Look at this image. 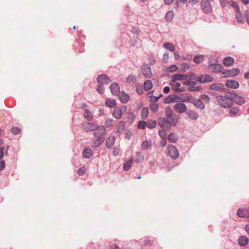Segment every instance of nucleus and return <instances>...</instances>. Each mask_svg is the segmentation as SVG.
<instances>
[{"label": "nucleus", "mask_w": 249, "mask_h": 249, "mask_svg": "<svg viewBox=\"0 0 249 249\" xmlns=\"http://www.w3.org/2000/svg\"><path fill=\"white\" fill-rule=\"evenodd\" d=\"M218 104L223 108H229L232 105V100L231 97L228 95H219L216 97Z\"/></svg>", "instance_id": "1"}, {"label": "nucleus", "mask_w": 249, "mask_h": 249, "mask_svg": "<svg viewBox=\"0 0 249 249\" xmlns=\"http://www.w3.org/2000/svg\"><path fill=\"white\" fill-rule=\"evenodd\" d=\"M165 115L168 119L170 121V124L175 126L178 124V119L176 116L173 113V110L170 107H167L165 109Z\"/></svg>", "instance_id": "2"}, {"label": "nucleus", "mask_w": 249, "mask_h": 249, "mask_svg": "<svg viewBox=\"0 0 249 249\" xmlns=\"http://www.w3.org/2000/svg\"><path fill=\"white\" fill-rule=\"evenodd\" d=\"M232 6L234 9L235 12H236V18L238 22L240 23H243L245 21V18L243 16V15L242 14L241 12H240V10L239 8V6L238 5V4L236 2H233L232 4Z\"/></svg>", "instance_id": "3"}, {"label": "nucleus", "mask_w": 249, "mask_h": 249, "mask_svg": "<svg viewBox=\"0 0 249 249\" xmlns=\"http://www.w3.org/2000/svg\"><path fill=\"white\" fill-rule=\"evenodd\" d=\"M240 73V70L238 69H232L230 70L224 71L221 73V77L227 78L233 77L238 75Z\"/></svg>", "instance_id": "4"}, {"label": "nucleus", "mask_w": 249, "mask_h": 249, "mask_svg": "<svg viewBox=\"0 0 249 249\" xmlns=\"http://www.w3.org/2000/svg\"><path fill=\"white\" fill-rule=\"evenodd\" d=\"M200 4L201 8L204 13L210 14L212 12V7L208 0H202Z\"/></svg>", "instance_id": "5"}, {"label": "nucleus", "mask_w": 249, "mask_h": 249, "mask_svg": "<svg viewBox=\"0 0 249 249\" xmlns=\"http://www.w3.org/2000/svg\"><path fill=\"white\" fill-rule=\"evenodd\" d=\"M82 128L86 131H93L96 129L97 125L94 123L85 122L82 124Z\"/></svg>", "instance_id": "6"}, {"label": "nucleus", "mask_w": 249, "mask_h": 249, "mask_svg": "<svg viewBox=\"0 0 249 249\" xmlns=\"http://www.w3.org/2000/svg\"><path fill=\"white\" fill-rule=\"evenodd\" d=\"M168 153L170 157L174 159H177L179 157V153L177 148L173 145H170L168 146Z\"/></svg>", "instance_id": "7"}, {"label": "nucleus", "mask_w": 249, "mask_h": 249, "mask_svg": "<svg viewBox=\"0 0 249 249\" xmlns=\"http://www.w3.org/2000/svg\"><path fill=\"white\" fill-rule=\"evenodd\" d=\"M97 80L100 84H108L111 82V80L106 75L102 74L98 76Z\"/></svg>", "instance_id": "8"}, {"label": "nucleus", "mask_w": 249, "mask_h": 249, "mask_svg": "<svg viewBox=\"0 0 249 249\" xmlns=\"http://www.w3.org/2000/svg\"><path fill=\"white\" fill-rule=\"evenodd\" d=\"M142 73L146 78H150L152 76L151 68L146 64H145L142 66Z\"/></svg>", "instance_id": "9"}, {"label": "nucleus", "mask_w": 249, "mask_h": 249, "mask_svg": "<svg viewBox=\"0 0 249 249\" xmlns=\"http://www.w3.org/2000/svg\"><path fill=\"white\" fill-rule=\"evenodd\" d=\"M231 97L232 103L235 102L236 104L241 105L245 103V100L243 97L235 93H231Z\"/></svg>", "instance_id": "10"}, {"label": "nucleus", "mask_w": 249, "mask_h": 249, "mask_svg": "<svg viewBox=\"0 0 249 249\" xmlns=\"http://www.w3.org/2000/svg\"><path fill=\"white\" fill-rule=\"evenodd\" d=\"M174 109L177 112L182 113L186 111L187 107L184 104L178 103L174 106Z\"/></svg>", "instance_id": "11"}, {"label": "nucleus", "mask_w": 249, "mask_h": 249, "mask_svg": "<svg viewBox=\"0 0 249 249\" xmlns=\"http://www.w3.org/2000/svg\"><path fill=\"white\" fill-rule=\"evenodd\" d=\"M159 125L162 128V129H170V125H171L170 123V121L167 120L163 118H160L159 119Z\"/></svg>", "instance_id": "12"}, {"label": "nucleus", "mask_w": 249, "mask_h": 249, "mask_svg": "<svg viewBox=\"0 0 249 249\" xmlns=\"http://www.w3.org/2000/svg\"><path fill=\"white\" fill-rule=\"evenodd\" d=\"M225 85L228 88L236 89L239 87V83L234 80H227L225 83Z\"/></svg>", "instance_id": "13"}, {"label": "nucleus", "mask_w": 249, "mask_h": 249, "mask_svg": "<svg viewBox=\"0 0 249 249\" xmlns=\"http://www.w3.org/2000/svg\"><path fill=\"white\" fill-rule=\"evenodd\" d=\"M170 85L172 86V89L176 91H182L183 90V88L181 86V84L178 81H171Z\"/></svg>", "instance_id": "14"}, {"label": "nucleus", "mask_w": 249, "mask_h": 249, "mask_svg": "<svg viewBox=\"0 0 249 249\" xmlns=\"http://www.w3.org/2000/svg\"><path fill=\"white\" fill-rule=\"evenodd\" d=\"M94 133L95 137H103V136L106 133V129L103 126H97L96 129Z\"/></svg>", "instance_id": "15"}, {"label": "nucleus", "mask_w": 249, "mask_h": 249, "mask_svg": "<svg viewBox=\"0 0 249 249\" xmlns=\"http://www.w3.org/2000/svg\"><path fill=\"white\" fill-rule=\"evenodd\" d=\"M213 80V78L210 75H202L197 77V81L200 83L209 82Z\"/></svg>", "instance_id": "16"}, {"label": "nucleus", "mask_w": 249, "mask_h": 249, "mask_svg": "<svg viewBox=\"0 0 249 249\" xmlns=\"http://www.w3.org/2000/svg\"><path fill=\"white\" fill-rule=\"evenodd\" d=\"M209 69L213 72H219L222 71L223 67L219 64H213L209 65Z\"/></svg>", "instance_id": "17"}, {"label": "nucleus", "mask_w": 249, "mask_h": 249, "mask_svg": "<svg viewBox=\"0 0 249 249\" xmlns=\"http://www.w3.org/2000/svg\"><path fill=\"white\" fill-rule=\"evenodd\" d=\"M237 214L240 217L247 218L249 217V211L246 209H239Z\"/></svg>", "instance_id": "18"}, {"label": "nucleus", "mask_w": 249, "mask_h": 249, "mask_svg": "<svg viewBox=\"0 0 249 249\" xmlns=\"http://www.w3.org/2000/svg\"><path fill=\"white\" fill-rule=\"evenodd\" d=\"M110 90L112 94L117 95L120 93V87L116 83H112L110 86Z\"/></svg>", "instance_id": "19"}, {"label": "nucleus", "mask_w": 249, "mask_h": 249, "mask_svg": "<svg viewBox=\"0 0 249 249\" xmlns=\"http://www.w3.org/2000/svg\"><path fill=\"white\" fill-rule=\"evenodd\" d=\"M191 103L193 104L196 107L200 109H203L205 108L204 103L199 99H193L191 101Z\"/></svg>", "instance_id": "20"}, {"label": "nucleus", "mask_w": 249, "mask_h": 249, "mask_svg": "<svg viewBox=\"0 0 249 249\" xmlns=\"http://www.w3.org/2000/svg\"><path fill=\"white\" fill-rule=\"evenodd\" d=\"M234 62V59L230 56L226 57L223 60V64L225 66H231Z\"/></svg>", "instance_id": "21"}, {"label": "nucleus", "mask_w": 249, "mask_h": 249, "mask_svg": "<svg viewBox=\"0 0 249 249\" xmlns=\"http://www.w3.org/2000/svg\"><path fill=\"white\" fill-rule=\"evenodd\" d=\"M187 78L186 75L182 74H175L172 76V81H178V80H182Z\"/></svg>", "instance_id": "22"}, {"label": "nucleus", "mask_w": 249, "mask_h": 249, "mask_svg": "<svg viewBox=\"0 0 249 249\" xmlns=\"http://www.w3.org/2000/svg\"><path fill=\"white\" fill-rule=\"evenodd\" d=\"M125 124H126L125 122L121 121L118 124L116 133H117L118 134H121L125 129Z\"/></svg>", "instance_id": "23"}, {"label": "nucleus", "mask_w": 249, "mask_h": 249, "mask_svg": "<svg viewBox=\"0 0 249 249\" xmlns=\"http://www.w3.org/2000/svg\"><path fill=\"white\" fill-rule=\"evenodd\" d=\"M211 89L218 91H223L224 89L223 85L220 83L213 84L211 85Z\"/></svg>", "instance_id": "24"}, {"label": "nucleus", "mask_w": 249, "mask_h": 249, "mask_svg": "<svg viewBox=\"0 0 249 249\" xmlns=\"http://www.w3.org/2000/svg\"><path fill=\"white\" fill-rule=\"evenodd\" d=\"M112 115L116 119H120L122 116L123 113L119 107H116L114 108Z\"/></svg>", "instance_id": "25"}, {"label": "nucleus", "mask_w": 249, "mask_h": 249, "mask_svg": "<svg viewBox=\"0 0 249 249\" xmlns=\"http://www.w3.org/2000/svg\"><path fill=\"white\" fill-rule=\"evenodd\" d=\"M142 150H145L147 149L151 148L152 146L151 141L144 140L142 143Z\"/></svg>", "instance_id": "26"}, {"label": "nucleus", "mask_w": 249, "mask_h": 249, "mask_svg": "<svg viewBox=\"0 0 249 249\" xmlns=\"http://www.w3.org/2000/svg\"><path fill=\"white\" fill-rule=\"evenodd\" d=\"M152 87L153 84L150 80H147L144 82L143 84V88L145 91H147L150 90L152 89Z\"/></svg>", "instance_id": "27"}, {"label": "nucleus", "mask_w": 249, "mask_h": 249, "mask_svg": "<svg viewBox=\"0 0 249 249\" xmlns=\"http://www.w3.org/2000/svg\"><path fill=\"white\" fill-rule=\"evenodd\" d=\"M192 99V96L189 94H182L179 97V100L183 102H189Z\"/></svg>", "instance_id": "28"}, {"label": "nucleus", "mask_w": 249, "mask_h": 249, "mask_svg": "<svg viewBox=\"0 0 249 249\" xmlns=\"http://www.w3.org/2000/svg\"><path fill=\"white\" fill-rule=\"evenodd\" d=\"M133 162V159L132 158L129 159V160L126 161L124 164V170L127 171L130 169Z\"/></svg>", "instance_id": "29"}, {"label": "nucleus", "mask_w": 249, "mask_h": 249, "mask_svg": "<svg viewBox=\"0 0 249 249\" xmlns=\"http://www.w3.org/2000/svg\"><path fill=\"white\" fill-rule=\"evenodd\" d=\"M115 137L114 136H110L107 139L106 141V145L108 148H111L112 147L114 143Z\"/></svg>", "instance_id": "30"}, {"label": "nucleus", "mask_w": 249, "mask_h": 249, "mask_svg": "<svg viewBox=\"0 0 249 249\" xmlns=\"http://www.w3.org/2000/svg\"><path fill=\"white\" fill-rule=\"evenodd\" d=\"M238 241L241 246H244L248 244L249 239L246 236H242L238 239Z\"/></svg>", "instance_id": "31"}, {"label": "nucleus", "mask_w": 249, "mask_h": 249, "mask_svg": "<svg viewBox=\"0 0 249 249\" xmlns=\"http://www.w3.org/2000/svg\"><path fill=\"white\" fill-rule=\"evenodd\" d=\"M83 156L86 158H89L92 155V151L91 149L87 148L83 152Z\"/></svg>", "instance_id": "32"}, {"label": "nucleus", "mask_w": 249, "mask_h": 249, "mask_svg": "<svg viewBox=\"0 0 249 249\" xmlns=\"http://www.w3.org/2000/svg\"><path fill=\"white\" fill-rule=\"evenodd\" d=\"M187 114L189 118L192 120H196L198 117L197 113L193 110H189Z\"/></svg>", "instance_id": "33"}, {"label": "nucleus", "mask_w": 249, "mask_h": 249, "mask_svg": "<svg viewBox=\"0 0 249 249\" xmlns=\"http://www.w3.org/2000/svg\"><path fill=\"white\" fill-rule=\"evenodd\" d=\"M97 138L93 142V146L97 147L99 146L105 140V139L103 137H97Z\"/></svg>", "instance_id": "34"}, {"label": "nucleus", "mask_w": 249, "mask_h": 249, "mask_svg": "<svg viewBox=\"0 0 249 249\" xmlns=\"http://www.w3.org/2000/svg\"><path fill=\"white\" fill-rule=\"evenodd\" d=\"M168 139L170 142L175 143L178 140V136L176 134L172 133L169 134Z\"/></svg>", "instance_id": "35"}, {"label": "nucleus", "mask_w": 249, "mask_h": 249, "mask_svg": "<svg viewBox=\"0 0 249 249\" xmlns=\"http://www.w3.org/2000/svg\"><path fill=\"white\" fill-rule=\"evenodd\" d=\"M137 81L136 76L133 74H129L127 78V82L129 84H134Z\"/></svg>", "instance_id": "36"}, {"label": "nucleus", "mask_w": 249, "mask_h": 249, "mask_svg": "<svg viewBox=\"0 0 249 249\" xmlns=\"http://www.w3.org/2000/svg\"><path fill=\"white\" fill-rule=\"evenodd\" d=\"M120 100L122 103H126L129 99V97L125 93H122L119 96Z\"/></svg>", "instance_id": "37"}, {"label": "nucleus", "mask_w": 249, "mask_h": 249, "mask_svg": "<svg viewBox=\"0 0 249 249\" xmlns=\"http://www.w3.org/2000/svg\"><path fill=\"white\" fill-rule=\"evenodd\" d=\"M163 47L171 52H174L175 50V46L171 43L166 42L163 44Z\"/></svg>", "instance_id": "38"}, {"label": "nucleus", "mask_w": 249, "mask_h": 249, "mask_svg": "<svg viewBox=\"0 0 249 249\" xmlns=\"http://www.w3.org/2000/svg\"><path fill=\"white\" fill-rule=\"evenodd\" d=\"M174 16V12L172 10L169 11L165 15V19L167 21H171L173 19Z\"/></svg>", "instance_id": "39"}, {"label": "nucleus", "mask_w": 249, "mask_h": 249, "mask_svg": "<svg viewBox=\"0 0 249 249\" xmlns=\"http://www.w3.org/2000/svg\"><path fill=\"white\" fill-rule=\"evenodd\" d=\"M105 105L107 107H112L115 106L116 102L113 99H107L106 101Z\"/></svg>", "instance_id": "40"}, {"label": "nucleus", "mask_w": 249, "mask_h": 249, "mask_svg": "<svg viewBox=\"0 0 249 249\" xmlns=\"http://www.w3.org/2000/svg\"><path fill=\"white\" fill-rule=\"evenodd\" d=\"M204 59V56L203 55H195L194 58V61L196 64H199L202 62Z\"/></svg>", "instance_id": "41"}, {"label": "nucleus", "mask_w": 249, "mask_h": 249, "mask_svg": "<svg viewBox=\"0 0 249 249\" xmlns=\"http://www.w3.org/2000/svg\"><path fill=\"white\" fill-rule=\"evenodd\" d=\"M153 92H154V91H152L151 92H148V96L150 97V101L151 102H152V103H156V102H157L158 101L159 98L160 96H161L162 95L161 94L159 97L154 96L152 95L153 93Z\"/></svg>", "instance_id": "42"}, {"label": "nucleus", "mask_w": 249, "mask_h": 249, "mask_svg": "<svg viewBox=\"0 0 249 249\" xmlns=\"http://www.w3.org/2000/svg\"><path fill=\"white\" fill-rule=\"evenodd\" d=\"M83 115L85 118L88 121H91L93 119V116L92 114L89 110L87 109H85Z\"/></svg>", "instance_id": "43"}, {"label": "nucleus", "mask_w": 249, "mask_h": 249, "mask_svg": "<svg viewBox=\"0 0 249 249\" xmlns=\"http://www.w3.org/2000/svg\"><path fill=\"white\" fill-rule=\"evenodd\" d=\"M149 114V109L147 107H144L142 111V119L146 118Z\"/></svg>", "instance_id": "44"}, {"label": "nucleus", "mask_w": 249, "mask_h": 249, "mask_svg": "<svg viewBox=\"0 0 249 249\" xmlns=\"http://www.w3.org/2000/svg\"><path fill=\"white\" fill-rule=\"evenodd\" d=\"M177 96L176 95H171L169 96L165 99V103L170 104L172 102H175L176 100Z\"/></svg>", "instance_id": "45"}, {"label": "nucleus", "mask_w": 249, "mask_h": 249, "mask_svg": "<svg viewBox=\"0 0 249 249\" xmlns=\"http://www.w3.org/2000/svg\"><path fill=\"white\" fill-rule=\"evenodd\" d=\"M147 126L149 129H153L156 126L157 122L156 121L151 120L148 122H147Z\"/></svg>", "instance_id": "46"}, {"label": "nucleus", "mask_w": 249, "mask_h": 249, "mask_svg": "<svg viewBox=\"0 0 249 249\" xmlns=\"http://www.w3.org/2000/svg\"><path fill=\"white\" fill-rule=\"evenodd\" d=\"M147 122L144 121H140L138 123V128L139 129H144L147 126Z\"/></svg>", "instance_id": "47"}, {"label": "nucleus", "mask_w": 249, "mask_h": 249, "mask_svg": "<svg viewBox=\"0 0 249 249\" xmlns=\"http://www.w3.org/2000/svg\"><path fill=\"white\" fill-rule=\"evenodd\" d=\"M239 111V108L236 107H233L230 110V113L231 115H235L238 113Z\"/></svg>", "instance_id": "48"}, {"label": "nucleus", "mask_w": 249, "mask_h": 249, "mask_svg": "<svg viewBox=\"0 0 249 249\" xmlns=\"http://www.w3.org/2000/svg\"><path fill=\"white\" fill-rule=\"evenodd\" d=\"M127 118L131 123H132L135 119V115L134 113H129L127 115Z\"/></svg>", "instance_id": "49"}, {"label": "nucleus", "mask_w": 249, "mask_h": 249, "mask_svg": "<svg viewBox=\"0 0 249 249\" xmlns=\"http://www.w3.org/2000/svg\"><path fill=\"white\" fill-rule=\"evenodd\" d=\"M178 69L177 65H172L167 69V71L169 72H173L176 71Z\"/></svg>", "instance_id": "50"}, {"label": "nucleus", "mask_w": 249, "mask_h": 249, "mask_svg": "<svg viewBox=\"0 0 249 249\" xmlns=\"http://www.w3.org/2000/svg\"><path fill=\"white\" fill-rule=\"evenodd\" d=\"M20 131V129L18 127H13L11 128V132L14 135L19 134Z\"/></svg>", "instance_id": "51"}, {"label": "nucleus", "mask_w": 249, "mask_h": 249, "mask_svg": "<svg viewBox=\"0 0 249 249\" xmlns=\"http://www.w3.org/2000/svg\"><path fill=\"white\" fill-rule=\"evenodd\" d=\"M159 108V106L157 104H153L150 105V109L152 111L155 112L158 110Z\"/></svg>", "instance_id": "52"}, {"label": "nucleus", "mask_w": 249, "mask_h": 249, "mask_svg": "<svg viewBox=\"0 0 249 249\" xmlns=\"http://www.w3.org/2000/svg\"><path fill=\"white\" fill-rule=\"evenodd\" d=\"M86 170V169L85 167H82L78 170L77 173L79 176H82L85 174Z\"/></svg>", "instance_id": "53"}, {"label": "nucleus", "mask_w": 249, "mask_h": 249, "mask_svg": "<svg viewBox=\"0 0 249 249\" xmlns=\"http://www.w3.org/2000/svg\"><path fill=\"white\" fill-rule=\"evenodd\" d=\"M169 59V55L168 53H164L163 55V62L164 63H167L168 62Z\"/></svg>", "instance_id": "54"}, {"label": "nucleus", "mask_w": 249, "mask_h": 249, "mask_svg": "<svg viewBox=\"0 0 249 249\" xmlns=\"http://www.w3.org/2000/svg\"><path fill=\"white\" fill-rule=\"evenodd\" d=\"M189 68V66L187 63H183L181 65V71L184 72Z\"/></svg>", "instance_id": "55"}, {"label": "nucleus", "mask_w": 249, "mask_h": 249, "mask_svg": "<svg viewBox=\"0 0 249 249\" xmlns=\"http://www.w3.org/2000/svg\"><path fill=\"white\" fill-rule=\"evenodd\" d=\"M159 134L161 139H166V132L165 130L161 129L159 131Z\"/></svg>", "instance_id": "56"}, {"label": "nucleus", "mask_w": 249, "mask_h": 249, "mask_svg": "<svg viewBox=\"0 0 249 249\" xmlns=\"http://www.w3.org/2000/svg\"><path fill=\"white\" fill-rule=\"evenodd\" d=\"M114 121L112 119H108L106 121L105 125L107 127L111 126L113 125Z\"/></svg>", "instance_id": "57"}, {"label": "nucleus", "mask_w": 249, "mask_h": 249, "mask_svg": "<svg viewBox=\"0 0 249 249\" xmlns=\"http://www.w3.org/2000/svg\"><path fill=\"white\" fill-rule=\"evenodd\" d=\"M187 78H189L191 79L195 80L197 79V76L196 74L194 73H190L188 75H186Z\"/></svg>", "instance_id": "58"}, {"label": "nucleus", "mask_w": 249, "mask_h": 249, "mask_svg": "<svg viewBox=\"0 0 249 249\" xmlns=\"http://www.w3.org/2000/svg\"><path fill=\"white\" fill-rule=\"evenodd\" d=\"M184 84L186 86H194L196 84V81L187 80L184 82Z\"/></svg>", "instance_id": "59"}, {"label": "nucleus", "mask_w": 249, "mask_h": 249, "mask_svg": "<svg viewBox=\"0 0 249 249\" xmlns=\"http://www.w3.org/2000/svg\"><path fill=\"white\" fill-rule=\"evenodd\" d=\"M124 135L125 138L128 140H130L132 137V133L130 130H126Z\"/></svg>", "instance_id": "60"}, {"label": "nucleus", "mask_w": 249, "mask_h": 249, "mask_svg": "<svg viewBox=\"0 0 249 249\" xmlns=\"http://www.w3.org/2000/svg\"><path fill=\"white\" fill-rule=\"evenodd\" d=\"M221 5L223 7L227 6L229 3V1L227 0H219Z\"/></svg>", "instance_id": "61"}, {"label": "nucleus", "mask_w": 249, "mask_h": 249, "mask_svg": "<svg viewBox=\"0 0 249 249\" xmlns=\"http://www.w3.org/2000/svg\"><path fill=\"white\" fill-rule=\"evenodd\" d=\"M97 90L100 93H103L104 91V86L102 84L99 85L98 87Z\"/></svg>", "instance_id": "62"}, {"label": "nucleus", "mask_w": 249, "mask_h": 249, "mask_svg": "<svg viewBox=\"0 0 249 249\" xmlns=\"http://www.w3.org/2000/svg\"><path fill=\"white\" fill-rule=\"evenodd\" d=\"M119 152H120V149L117 148H113V154L115 156H117L119 155Z\"/></svg>", "instance_id": "63"}, {"label": "nucleus", "mask_w": 249, "mask_h": 249, "mask_svg": "<svg viewBox=\"0 0 249 249\" xmlns=\"http://www.w3.org/2000/svg\"><path fill=\"white\" fill-rule=\"evenodd\" d=\"M167 141L166 139H161L160 142V144L162 147H165L166 145Z\"/></svg>", "instance_id": "64"}]
</instances>
